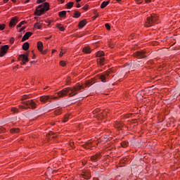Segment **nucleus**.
<instances>
[{
	"mask_svg": "<svg viewBox=\"0 0 180 180\" xmlns=\"http://www.w3.org/2000/svg\"><path fill=\"white\" fill-rule=\"evenodd\" d=\"M95 82H94V79H91L90 80L86 81L84 84L80 85L79 84H77L75 86L72 88L71 87H68L63 89L62 91L58 92V96L59 98H64V96H66L69 92H72L69 94V96H75L77 95V91H81V89H84V88H89L91 85H94ZM74 92H76L74 94Z\"/></svg>",
	"mask_w": 180,
	"mask_h": 180,
	"instance_id": "f257e3e1",
	"label": "nucleus"
},
{
	"mask_svg": "<svg viewBox=\"0 0 180 180\" xmlns=\"http://www.w3.org/2000/svg\"><path fill=\"white\" fill-rule=\"evenodd\" d=\"M50 9V4L47 2L44 3L43 4H41L37 6L35 11V15L37 16H41L43 13H46L47 11H49Z\"/></svg>",
	"mask_w": 180,
	"mask_h": 180,
	"instance_id": "f03ea898",
	"label": "nucleus"
},
{
	"mask_svg": "<svg viewBox=\"0 0 180 180\" xmlns=\"http://www.w3.org/2000/svg\"><path fill=\"white\" fill-rule=\"evenodd\" d=\"M22 103L24 105H20V109H36L37 108L36 102L33 100L22 101Z\"/></svg>",
	"mask_w": 180,
	"mask_h": 180,
	"instance_id": "7ed1b4c3",
	"label": "nucleus"
},
{
	"mask_svg": "<svg viewBox=\"0 0 180 180\" xmlns=\"http://www.w3.org/2000/svg\"><path fill=\"white\" fill-rule=\"evenodd\" d=\"M155 23H158V16L156 14H151L150 17H148L146 21V27H151Z\"/></svg>",
	"mask_w": 180,
	"mask_h": 180,
	"instance_id": "20e7f679",
	"label": "nucleus"
},
{
	"mask_svg": "<svg viewBox=\"0 0 180 180\" xmlns=\"http://www.w3.org/2000/svg\"><path fill=\"white\" fill-rule=\"evenodd\" d=\"M103 56H105L103 51H99L96 53V57L98 58L97 59V63L98 64H100V65H103V63H105V58H103Z\"/></svg>",
	"mask_w": 180,
	"mask_h": 180,
	"instance_id": "39448f33",
	"label": "nucleus"
},
{
	"mask_svg": "<svg viewBox=\"0 0 180 180\" xmlns=\"http://www.w3.org/2000/svg\"><path fill=\"white\" fill-rule=\"evenodd\" d=\"M29 53H26V54H20L18 58V61H21V65H26V63H29V58H27Z\"/></svg>",
	"mask_w": 180,
	"mask_h": 180,
	"instance_id": "423d86ee",
	"label": "nucleus"
},
{
	"mask_svg": "<svg viewBox=\"0 0 180 180\" xmlns=\"http://www.w3.org/2000/svg\"><path fill=\"white\" fill-rule=\"evenodd\" d=\"M110 75V72L107 71L105 72L103 74L98 75V79H101V82H106V79H108V77Z\"/></svg>",
	"mask_w": 180,
	"mask_h": 180,
	"instance_id": "0eeeda50",
	"label": "nucleus"
},
{
	"mask_svg": "<svg viewBox=\"0 0 180 180\" xmlns=\"http://www.w3.org/2000/svg\"><path fill=\"white\" fill-rule=\"evenodd\" d=\"M57 96H41L40 97V101L43 103H46V102L49 101V99H57Z\"/></svg>",
	"mask_w": 180,
	"mask_h": 180,
	"instance_id": "6e6552de",
	"label": "nucleus"
},
{
	"mask_svg": "<svg viewBox=\"0 0 180 180\" xmlns=\"http://www.w3.org/2000/svg\"><path fill=\"white\" fill-rule=\"evenodd\" d=\"M8 50H9V46L4 45L1 46L0 51V57H4V56L8 53Z\"/></svg>",
	"mask_w": 180,
	"mask_h": 180,
	"instance_id": "1a4fd4ad",
	"label": "nucleus"
},
{
	"mask_svg": "<svg viewBox=\"0 0 180 180\" xmlns=\"http://www.w3.org/2000/svg\"><path fill=\"white\" fill-rule=\"evenodd\" d=\"M135 57H140V58H146L147 57V55H146V51H136L134 53Z\"/></svg>",
	"mask_w": 180,
	"mask_h": 180,
	"instance_id": "9d476101",
	"label": "nucleus"
},
{
	"mask_svg": "<svg viewBox=\"0 0 180 180\" xmlns=\"http://www.w3.org/2000/svg\"><path fill=\"white\" fill-rule=\"evenodd\" d=\"M83 176L85 179H91V172L89 170H84L83 172Z\"/></svg>",
	"mask_w": 180,
	"mask_h": 180,
	"instance_id": "9b49d317",
	"label": "nucleus"
},
{
	"mask_svg": "<svg viewBox=\"0 0 180 180\" xmlns=\"http://www.w3.org/2000/svg\"><path fill=\"white\" fill-rule=\"evenodd\" d=\"M16 23H18V17H14L10 21V27H12L13 26H16Z\"/></svg>",
	"mask_w": 180,
	"mask_h": 180,
	"instance_id": "f8f14e48",
	"label": "nucleus"
},
{
	"mask_svg": "<svg viewBox=\"0 0 180 180\" xmlns=\"http://www.w3.org/2000/svg\"><path fill=\"white\" fill-rule=\"evenodd\" d=\"M32 34H33L32 32H27L24 36L22 38V41H26V40H27L29 39V37H30V36H32Z\"/></svg>",
	"mask_w": 180,
	"mask_h": 180,
	"instance_id": "ddd939ff",
	"label": "nucleus"
},
{
	"mask_svg": "<svg viewBox=\"0 0 180 180\" xmlns=\"http://www.w3.org/2000/svg\"><path fill=\"white\" fill-rule=\"evenodd\" d=\"M37 49H38L39 51L42 53V54H46V51H43V42H41V41L37 42Z\"/></svg>",
	"mask_w": 180,
	"mask_h": 180,
	"instance_id": "4468645a",
	"label": "nucleus"
},
{
	"mask_svg": "<svg viewBox=\"0 0 180 180\" xmlns=\"http://www.w3.org/2000/svg\"><path fill=\"white\" fill-rule=\"evenodd\" d=\"M109 4H110V0L103 1L101 5V9H103V8H106V6L109 5Z\"/></svg>",
	"mask_w": 180,
	"mask_h": 180,
	"instance_id": "2eb2a0df",
	"label": "nucleus"
},
{
	"mask_svg": "<svg viewBox=\"0 0 180 180\" xmlns=\"http://www.w3.org/2000/svg\"><path fill=\"white\" fill-rule=\"evenodd\" d=\"M47 137L49 140H51V139H56L57 135H55L53 132H49Z\"/></svg>",
	"mask_w": 180,
	"mask_h": 180,
	"instance_id": "dca6fc26",
	"label": "nucleus"
},
{
	"mask_svg": "<svg viewBox=\"0 0 180 180\" xmlns=\"http://www.w3.org/2000/svg\"><path fill=\"white\" fill-rule=\"evenodd\" d=\"M86 25V20H83L82 21L79 22V27H84L85 25Z\"/></svg>",
	"mask_w": 180,
	"mask_h": 180,
	"instance_id": "f3484780",
	"label": "nucleus"
},
{
	"mask_svg": "<svg viewBox=\"0 0 180 180\" xmlns=\"http://www.w3.org/2000/svg\"><path fill=\"white\" fill-rule=\"evenodd\" d=\"M30 45L28 42H25L22 44V49L27 51V50H29Z\"/></svg>",
	"mask_w": 180,
	"mask_h": 180,
	"instance_id": "a211bd4d",
	"label": "nucleus"
},
{
	"mask_svg": "<svg viewBox=\"0 0 180 180\" xmlns=\"http://www.w3.org/2000/svg\"><path fill=\"white\" fill-rule=\"evenodd\" d=\"M83 51L84 53H86L87 54H89V53H91V48H89V46H85L84 49H83Z\"/></svg>",
	"mask_w": 180,
	"mask_h": 180,
	"instance_id": "6ab92c4d",
	"label": "nucleus"
},
{
	"mask_svg": "<svg viewBox=\"0 0 180 180\" xmlns=\"http://www.w3.org/2000/svg\"><path fill=\"white\" fill-rule=\"evenodd\" d=\"M19 131H20L19 128H12L10 130L11 133H12L13 134H15L16 133H19Z\"/></svg>",
	"mask_w": 180,
	"mask_h": 180,
	"instance_id": "aec40b11",
	"label": "nucleus"
},
{
	"mask_svg": "<svg viewBox=\"0 0 180 180\" xmlns=\"http://www.w3.org/2000/svg\"><path fill=\"white\" fill-rule=\"evenodd\" d=\"M82 147H84V148H86L87 150L91 148V142H86L85 144L82 145Z\"/></svg>",
	"mask_w": 180,
	"mask_h": 180,
	"instance_id": "412c9836",
	"label": "nucleus"
},
{
	"mask_svg": "<svg viewBox=\"0 0 180 180\" xmlns=\"http://www.w3.org/2000/svg\"><path fill=\"white\" fill-rule=\"evenodd\" d=\"M58 15L60 18H65V16L67 15V11H63L58 13Z\"/></svg>",
	"mask_w": 180,
	"mask_h": 180,
	"instance_id": "4be33fe9",
	"label": "nucleus"
},
{
	"mask_svg": "<svg viewBox=\"0 0 180 180\" xmlns=\"http://www.w3.org/2000/svg\"><path fill=\"white\" fill-rule=\"evenodd\" d=\"M121 146L122 147H123L124 148H126V147L129 146V142L127 141H123L121 143Z\"/></svg>",
	"mask_w": 180,
	"mask_h": 180,
	"instance_id": "5701e85b",
	"label": "nucleus"
},
{
	"mask_svg": "<svg viewBox=\"0 0 180 180\" xmlns=\"http://www.w3.org/2000/svg\"><path fill=\"white\" fill-rule=\"evenodd\" d=\"M68 9H71L74 6V2H69L66 4Z\"/></svg>",
	"mask_w": 180,
	"mask_h": 180,
	"instance_id": "b1692460",
	"label": "nucleus"
},
{
	"mask_svg": "<svg viewBox=\"0 0 180 180\" xmlns=\"http://www.w3.org/2000/svg\"><path fill=\"white\" fill-rule=\"evenodd\" d=\"M58 29H59V30H60V32H64V30H65V29L64 28V27L61 26V24H57Z\"/></svg>",
	"mask_w": 180,
	"mask_h": 180,
	"instance_id": "393cba45",
	"label": "nucleus"
},
{
	"mask_svg": "<svg viewBox=\"0 0 180 180\" xmlns=\"http://www.w3.org/2000/svg\"><path fill=\"white\" fill-rule=\"evenodd\" d=\"M11 112L13 113H19V112H20V111H19V109L14 107V108H11Z\"/></svg>",
	"mask_w": 180,
	"mask_h": 180,
	"instance_id": "a878e982",
	"label": "nucleus"
},
{
	"mask_svg": "<svg viewBox=\"0 0 180 180\" xmlns=\"http://www.w3.org/2000/svg\"><path fill=\"white\" fill-rule=\"evenodd\" d=\"M74 16L73 18H79V16H81V13L78 11H75V13H74Z\"/></svg>",
	"mask_w": 180,
	"mask_h": 180,
	"instance_id": "bb28decb",
	"label": "nucleus"
},
{
	"mask_svg": "<svg viewBox=\"0 0 180 180\" xmlns=\"http://www.w3.org/2000/svg\"><path fill=\"white\" fill-rule=\"evenodd\" d=\"M25 23H26V21H25V20L20 22L17 25V29H18V27H22V25H25Z\"/></svg>",
	"mask_w": 180,
	"mask_h": 180,
	"instance_id": "cd10ccee",
	"label": "nucleus"
},
{
	"mask_svg": "<svg viewBox=\"0 0 180 180\" xmlns=\"http://www.w3.org/2000/svg\"><path fill=\"white\" fill-rule=\"evenodd\" d=\"M34 27H37V29H41V25H40V23H39V22H37L34 25Z\"/></svg>",
	"mask_w": 180,
	"mask_h": 180,
	"instance_id": "c85d7f7f",
	"label": "nucleus"
},
{
	"mask_svg": "<svg viewBox=\"0 0 180 180\" xmlns=\"http://www.w3.org/2000/svg\"><path fill=\"white\" fill-rule=\"evenodd\" d=\"M6 26V25L5 24H0V30H4Z\"/></svg>",
	"mask_w": 180,
	"mask_h": 180,
	"instance_id": "c756f323",
	"label": "nucleus"
},
{
	"mask_svg": "<svg viewBox=\"0 0 180 180\" xmlns=\"http://www.w3.org/2000/svg\"><path fill=\"white\" fill-rule=\"evenodd\" d=\"M60 65L62 67H65V65H66L65 61L61 60V61L60 62Z\"/></svg>",
	"mask_w": 180,
	"mask_h": 180,
	"instance_id": "7c9ffc66",
	"label": "nucleus"
},
{
	"mask_svg": "<svg viewBox=\"0 0 180 180\" xmlns=\"http://www.w3.org/2000/svg\"><path fill=\"white\" fill-rule=\"evenodd\" d=\"M55 115H61V110L58 109L55 110Z\"/></svg>",
	"mask_w": 180,
	"mask_h": 180,
	"instance_id": "2f4dec72",
	"label": "nucleus"
},
{
	"mask_svg": "<svg viewBox=\"0 0 180 180\" xmlns=\"http://www.w3.org/2000/svg\"><path fill=\"white\" fill-rule=\"evenodd\" d=\"M91 161H96V160H98V156H91Z\"/></svg>",
	"mask_w": 180,
	"mask_h": 180,
	"instance_id": "473e14b6",
	"label": "nucleus"
},
{
	"mask_svg": "<svg viewBox=\"0 0 180 180\" xmlns=\"http://www.w3.org/2000/svg\"><path fill=\"white\" fill-rule=\"evenodd\" d=\"M68 122V115H65L63 120V123H67Z\"/></svg>",
	"mask_w": 180,
	"mask_h": 180,
	"instance_id": "72a5a7b5",
	"label": "nucleus"
},
{
	"mask_svg": "<svg viewBox=\"0 0 180 180\" xmlns=\"http://www.w3.org/2000/svg\"><path fill=\"white\" fill-rule=\"evenodd\" d=\"M122 124L117 123L115 126L116 129H122Z\"/></svg>",
	"mask_w": 180,
	"mask_h": 180,
	"instance_id": "f704fd0d",
	"label": "nucleus"
},
{
	"mask_svg": "<svg viewBox=\"0 0 180 180\" xmlns=\"http://www.w3.org/2000/svg\"><path fill=\"white\" fill-rule=\"evenodd\" d=\"M105 26L107 30H110V25L108 23H106L105 25Z\"/></svg>",
	"mask_w": 180,
	"mask_h": 180,
	"instance_id": "c9c22d12",
	"label": "nucleus"
},
{
	"mask_svg": "<svg viewBox=\"0 0 180 180\" xmlns=\"http://www.w3.org/2000/svg\"><path fill=\"white\" fill-rule=\"evenodd\" d=\"M45 1H46V0H37V4H41V3L45 2Z\"/></svg>",
	"mask_w": 180,
	"mask_h": 180,
	"instance_id": "e433bc0d",
	"label": "nucleus"
},
{
	"mask_svg": "<svg viewBox=\"0 0 180 180\" xmlns=\"http://www.w3.org/2000/svg\"><path fill=\"white\" fill-rule=\"evenodd\" d=\"M6 131L5 128H0V133H5Z\"/></svg>",
	"mask_w": 180,
	"mask_h": 180,
	"instance_id": "4c0bfd02",
	"label": "nucleus"
},
{
	"mask_svg": "<svg viewBox=\"0 0 180 180\" xmlns=\"http://www.w3.org/2000/svg\"><path fill=\"white\" fill-rule=\"evenodd\" d=\"M82 9H84V11H88V5H85Z\"/></svg>",
	"mask_w": 180,
	"mask_h": 180,
	"instance_id": "58836bf2",
	"label": "nucleus"
},
{
	"mask_svg": "<svg viewBox=\"0 0 180 180\" xmlns=\"http://www.w3.org/2000/svg\"><path fill=\"white\" fill-rule=\"evenodd\" d=\"M25 29H26V27H22L20 29L19 32H23V30H25Z\"/></svg>",
	"mask_w": 180,
	"mask_h": 180,
	"instance_id": "ea45409f",
	"label": "nucleus"
},
{
	"mask_svg": "<svg viewBox=\"0 0 180 180\" xmlns=\"http://www.w3.org/2000/svg\"><path fill=\"white\" fill-rule=\"evenodd\" d=\"M14 41H15V38H13V37L11 38L10 42H11V44H13Z\"/></svg>",
	"mask_w": 180,
	"mask_h": 180,
	"instance_id": "a19ab883",
	"label": "nucleus"
},
{
	"mask_svg": "<svg viewBox=\"0 0 180 180\" xmlns=\"http://www.w3.org/2000/svg\"><path fill=\"white\" fill-rule=\"evenodd\" d=\"M66 82H67V84H70L71 82V79L70 77H68L67 79H66Z\"/></svg>",
	"mask_w": 180,
	"mask_h": 180,
	"instance_id": "79ce46f5",
	"label": "nucleus"
},
{
	"mask_svg": "<svg viewBox=\"0 0 180 180\" xmlns=\"http://www.w3.org/2000/svg\"><path fill=\"white\" fill-rule=\"evenodd\" d=\"M138 4H143V0H136Z\"/></svg>",
	"mask_w": 180,
	"mask_h": 180,
	"instance_id": "37998d69",
	"label": "nucleus"
},
{
	"mask_svg": "<svg viewBox=\"0 0 180 180\" xmlns=\"http://www.w3.org/2000/svg\"><path fill=\"white\" fill-rule=\"evenodd\" d=\"M25 99H27V96H24L22 97V101H25Z\"/></svg>",
	"mask_w": 180,
	"mask_h": 180,
	"instance_id": "c03bdc74",
	"label": "nucleus"
},
{
	"mask_svg": "<svg viewBox=\"0 0 180 180\" xmlns=\"http://www.w3.org/2000/svg\"><path fill=\"white\" fill-rule=\"evenodd\" d=\"M96 113H98V115H101V113H102V112H99V110H96Z\"/></svg>",
	"mask_w": 180,
	"mask_h": 180,
	"instance_id": "a18cd8bd",
	"label": "nucleus"
},
{
	"mask_svg": "<svg viewBox=\"0 0 180 180\" xmlns=\"http://www.w3.org/2000/svg\"><path fill=\"white\" fill-rule=\"evenodd\" d=\"M63 54H64V53L60 52V57H63Z\"/></svg>",
	"mask_w": 180,
	"mask_h": 180,
	"instance_id": "49530a36",
	"label": "nucleus"
},
{
	"mask_svg": "<svg viewBox=\"0 0 180 180\" xmlns=\"http://www.w3.org/2000/svg\"><path fill=\"white\" fill-rule=\"evenodd\" d=\"M134 63H135L134 60L132 63L131 62V65H129V67H131V65L134 64Z\"/></svg>",
	"mask_w": 180,
	"mask_h": 180,
	"instance_id": "de8ad7c7",
	"label": "nucleus"
},
{
	"mask_svg": "<svg viewBox=\"0 0 180 180\" xmlns=\"http://www.w3.org/2000/svg\"><path fill=\"white\" fill-rule=\"evenodd\" d=\"M30 0H25V4H27Z\"/></svg>",
	"mask_w": 180,
	"mask_h": 180,
	"instance_id": "09e8293b",
	"label": "nucleus"
},
{
	"mask_svg": "<svg viewBox=\"0 0 180 180\" xmlns=\"http://www.w3.org/2000/svg\"><path fill=\"white\" fill-rule=\"evenodd\" d=\"M8 1H9V0H4V3L6 4V2H8Z\"/></svg>",
	"mask_w": 180,
	"mask_h": 180,
	"instance_id": "8fccbe9b",
	"label": "nucleus"
},
{
	"mask_svg": "<svg viewBox=\"0 0 180 180\" xmlns=\"http://www.w3.org/2000/svg\"><path fill=\"white\" fill-rule=\"evenodd\" d=\"M77 8H81V5L77 4Z\"/></svg>",
	"mask_w": 180,
	"mask_h": 180,
	"instance_id": "3c124183",
	"label": "nucleus"
},
{
	"mask_svg": "<svg viewBox=\"0 0 180 180\" xmlns=\"http://www.w3.org/2000/svg\"><path fill=\"white\" fill-rule=\"evenodd\" d=\"M32 58H33V60H34V58H36V55H34V56H32Z\"/></svg>",
	"mask_w": 180,
	"mask_h": 180,
	"instance_id": "603ef678",
	"label": "nucleus"
},
{
	"mask_svg": "<svg viewBox=\"0 0 180 180\" xmlns=\"http://www.w3.org/2000/svg\"><path fill=\"white\" fill-rule=\"evenodd\" d=\"M146 2H151V0H145Z\"/></svg>",
	"mask_w": 180,
	"mask_h": 180,
	"instance_id": "864d4df0",
	"label": "nucleus"
},
{
	"mask_svg": "<svg viewBox=\"0 0 180 180\" xmlns=\"http://www.w3.org/2000/svg\"><path fill=\"white\" fill-rule=\"evenodd\" d=\"M52 53H56V50H55V49H53V50H52Z\"/></svg>",
	"mask_w": 180,
	"mask_h": 180,
	"instance_id": "5fc2aeb1",
	"label": "nucleus"
},
{
	"mask_svg": "<svg viewBox=\"0 0 180 180\" xmlns=\"http://www.w3.org/2000/svg\"><path fill=\"white\" fill-rule=\"evenodd\" d=\"M81 0H76V2H80Z\"/></svg>",
	"mask_w": 180,
	"mask_h": 180,
	"instance_id": "6e6d98bb",
	"label": "nucleus"
},
{
	"mask_svg": "<svg viewBox=\"0 0 180 180\" xmlns=\"http://www.w3.org/2000/svg\"><path fill=\"white\" fill-rule=\"evenodd\" d=\"M65 0H60V1L62 2V4H63Z\"/></svg>",
	"mask_w": 180,
	"mask_h": 180,
	"instance_id": "4d7b16f0",
	"label": "nucleus"
},
{
	"mask_svg": "<svg viewBox=\"0 0 180 180\" xmlns=\"http://www.w3.org/2000/svg\"><path fill=\"white\" fill-rule=\"evenodd\" d=\"M117 1V2H120V1H122V0H116Z\"/></svg>",
	"mask_w": 180,
	"mask_h": 180,
	"instance_id": "13d9d810",
	"label": "nucleus"
},
{
	"mask_svg": "<svg viewBox=\"0 0 180 180\" xmlns=\"http://www.w3.org/2000/svg\"><path fill=\"white\" fill-rule=\"evenodd\" d=\"M13 2H16V0H11Z\"/></svg>",
	"mask_w": 180,
	"mask_h": 180,
	"instance_id": "bf43d9fd",
	"label": "nucleus"
},
{
	"mask_svg": "<svg viewBox=\"0 0 180 180\" xmlns=\"http://www.w3.org/2000/svg\"><path fill=\"white\" fill-rule=\"evenodd\" d=\"M94 19H96L98 18V16H94Z\"/></svg>",
	"mask_w": 180,
	"mask_h": 180,
	"instance_id": "052dcab7",
	"label": "nucleus"
},
{
	"mask_svg": "<svg viewBox=\"0 0 180 180\" xmlns=\"http://www.w3.org/2000/svg\"><path fill=\"white\" fill-rule=\"evenodd\" d=\"M51 37H50L49 38H46L47 39H51Z\"/></svg>",
	"mask_w": 180,
	"mask_h": 180,
	"instance_id": "680f3d73",
	"label": "nucleus"
},
{
	"mask_svg": "<svg viewBox=\"0 0 180 180\" xmlns=\"http://www.w3.org/2000/svg\"><path fill=\"white\" fill-rule=\"evenodd\" d=\"M14 61H15V60H12V63H13Z\"/></svg>",
	"mask_w": 180,
	"mask_h": 180,
	"instance_id": "e2e57ef3",
	"label": "nucleus"
},
{
	"mask_svg": "<svg viewBox=\"0 0 180 180\" xmlns=\"http://www.w3.org/2000/svg\"><path fill=\"white\" fill-rule=\"evenodd\" d=\"M104 115H105V114H103V115H102V116H104Z\"/></svg>",
	"mask_w": 180,
	"mask_h": 180,
	"instance_id": "0e129e2a",
	"label": "nucleus"
},
{
	"mask_svg": "<svg viewBox=\"0 0 180 180\" xmlns=\"http://www.w3.org/2000/svg\"><path fill=\"white\" fill-rule=\"evenodd\" d=\"M1 42H0V44H1Z\"/></svg>",
	"mask_w": 180,
	"mask_h": 180,
	"instance_id": "69168bd1",
	"label": "nucleus"
}]
</instances>
